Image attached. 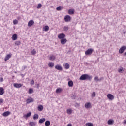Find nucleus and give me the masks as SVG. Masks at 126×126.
Wrapping results in <instances>:
<instances>
[{
    "instance_id": "1",
    "label": "nucleus",
    "mask_w": 126,
    "mask_h": 126,
    "mask_svg": "<svg viewBox=\"0 0 126 126\" xmlns=\"http://www.w3.org/2000/svg\"><path fill=\"white\" fill-rule=\"evenodd\" d=\"M80 80H90L91 77L87 74L82 75L79 78Z\"/></svg>"
},
{
    "instance_id": "2",
    "label": "nucleus",
    "mask_w": 126,
    "mask_h": 126,
    "mask_svg": "<svg viewBox=\"0 0 126 126\" xmlns=\"http://www.w3.org/2000/svg\"><path fill=\"white\" fill-rule=\"evenodd\" d=\"M93 52V49L90 48L85 51V54L86 56H88L89 55H91V54H92Z\"/></svg>"
},
{
    "instance_id": "3",
    "label": "nucleus",
    "mask_w": 126,
    "mask_h": 126,
    "mask_svg": "<svg viewBox=\"0 0 126 126\" xmlns=\"http://www.w3.org/2000/svg\"><path fill=\"white\" fill-rule=\"evenodd\" d=\"M65 22H69L70 20H71V17L70 16L67 15L65 16L64 18Z\"/></svg>"
},
{
    "instance_id": "4",
    "label": "nucleus",
    "mask_w": 126,
    "mask_h": 126,
    "mask_svg": "<svg viewBox=\"0 0 126 126\" xmlns=\"http://www.w3.org/2000/svg\"><path fill=\"white\" fill-rule=\"evenodd\" d=\"M58 38H59L60 40H62L63 39H64L65 38V34L64 33H61L59 34L58 36Z\"/></svg>"
},
{
    "instance_id": "5",
    "label": "nucleus",
    "mask_w": 126,
    "mask_h": 126,
    "mask_svg": "<svg viewBox=\"0 0 126 126\" xmlns=\"http://www.w3.org/2000/svg\"><path fill=\"white\" fill-rule=\"evenodd\" d=\"M126 49V46H123L119 49V53L120 54H123L124 52H125V50Z\"/></svg>"
},
{
    "instance_id": "6",
    "label": "nucleus",
    "mask_w": 126,
    "mask_h": 126,
    "mask_svg": "<svg viewBox=\"0 0 126 126\" xmlns=\"http://www.w3.org/2000/svg\"><path fill=\"white\" fill-rule=\"evenodd\" d=\"M107 98H108V99L109 100H110L111 101L114 100V99H115V97L114 96V95H113V94H107Z\"/></svg>"
},
{
    "instance_id": "7",
    "label": "nucleus",
    "mask_w": 126,
    "mask_h": 126,
    "mask_svg": "<svg viewBox=\"0 0 126 126\" xmlns=\"http://www.w3.org/2000/svg\"><path fill=\"white\" fill-rule=\"evenodd\" d=\"M66 42H67L66 38H63L60 40L61 45H65V44H66Z\"/></svg>"
},
{
    "instance_id": "8",
    "label": "nucleus",
    "mask_w": 126,
    "mask_h": 126,
    "mask_svg": "<svg viewBox=\"0 0 126 126\" xmlns=\"http://www.w3.org/2000/svg\"><path fill=\"white\" fill-rule=\"evenodd\" d=\"M33 24H34V21L33 20H31L29 21L28 26H29V27H31Z\"/></svg>"
},
{
    "instance_id": "9",
    "label": "nucleus",
    "mask_w": 126,
    "mask_h": 126,
    "mask_svg": "<svg viewBox=\"0 0 126 126\" xmlns=\"http://www.w3.org/2000/svg\"><path fill=\"white\" fill-rule=\"evenodd\" d=\"M55 68L57 69V70H63V67L59 64L56 65L55 66Z\"/></svg>"
},
{
    "instance_id": "10",
    "label": "nucleus",
    "mask_w": 126,
    "mask_h": 126,
    "mask_svg": "<svg viewBox=\"0 0 126 126\" xmlns=\"http://www.w3.org/2000/svg\"><path fill=\"white\" fill-rule=\"evenodd\" d=\"M38 111H39L40 112H42L43 110H44V106H43L42 105H38L37 107Z\"/></svg>"
},
{
    "instance_id": "11",
    "label": "nucleus",
    "mask_w": 126,
    "mask_h": 126,
    "mask_svg": "<svg viewBox=\"0 0 126 126\" xmlns=\"http://www.w3.org/2000/svg\"><path fill=\"white\" fill-rule=\"evenodd\" d=\"M104 79V78L103 77H100L99 78L98 77H95V81H96L97 82L101 81V80H103Z\"/></svg>"
},
{
    "instance_id": "12",
    "label": "nucleus",
    "mask_w": 126,
    "mask_h": 126,
    "mask_svg": "<svg viewBox=\"0 0 126 126\" xmlns=\"http://www.w3.org/2000/svg\"><path fill=\"white\" fill-rule=\"evenodd\" d=\"M13 85L16 88H20V87L22 86V85L21 84L18 83H14Z\"/></svg>"
},
{
    "instance_id": "13",
    "label": "nucleus",
    "mask_w": 126,
    "mask_h": 126,
    "mask_svg": "<svg viewBox=\"0 0 126 126\" xmlns=\"http://www.w3.org/2000/svg\"><path fill=\"white\" fill-rule=\"evenodd\" d=\"M10 58H11V55L8 54L7 56H5V57L4 58V61L5 62H6V61H8V60H9V59H10Z\"/></svg>"
},
{
    "instance_id": "14",
    "label": "nucleus",
    "mask_w": 126,
    "mask_h": 126,
    "mask_svg": "<svg viewBox=\"0 0 126 126\" xmlns=\"http://www.w3.org/2000/svg\"><path fill=\"white\" fill-rule=\"evenodd\" d=\"M10 115V112L9 111H6L3 113V117H7Z\"/></svg>"
},
{
    "instance_id": "15",
    "label": "nucleus",
    "mask_w": 126,
    "mask_h": 126,
    "mask_svg": "<svg viewBox=\"0 0 126 126\" xmlns=\"http://www.w3.org/2000/svg\"><path fill=\"white\" fill-rule=\"evenodd\" d=\"M31 116V112L28 113L27 114L23 115V118H29Z\"/></svg>"
},
{
    "instance_id": "16",
    "label": "nucleus",
    "mask_w": 126,
    "mask_h": 126,
    "mask_svg": "<svg viewBox=\"0 0 126 126\" xmlns=\"http://www.w3.org/2000/svg\"><path fill=\"white\" fill-rule=\"evenodd\" d=\"M4 94V89H3V88L0 87V95H3Z\"/></svg>"
},
{
    "instance_id": "17",
    "label": "nucleus",
    "mask_w": 126,
    "mask_h": 126,
    "mask_svg": "<svg viewBox=\"0 0 126 126\" xmlns=\"http://www.w3.org/2000/svg\"><path fill=\"white\" fill-rule=\"evenodd\" d=\"M75 12L74 9H70L68 10V14H74Z\"/></svg>"
},
{
    "instance_id": "18",
    "label": "nucleus",
    "mask_w": 126,
    "mask_h": 126,
    "mask_svg": "<svg viewBox=\"0 0 126 126\" xmlns=\"http://www.w3.org/2000/svg\"><path fill=\"white\" fill-rule=\"evenodd\" d=\"M12 40L13 41H15V40H17V34H14L12 35Z\"/></svg>"
},
{
    "instance_id": "19",
    "label": "nucleus",
    "mask_w": 126,
    "mask_h": 126,
    "mask_svg": "<svg viewBox=\"0 0 126 126\" xmlns=\"http://www.w3.org/2000/svg\"><path fill=\"white\" fill-rule=\"evenodd\" d=\"M68 85L69 87H72L73 86V82L72 81H69L68 83Z\"/></svg>"
},
{
    "instance_id": "20",
    "label": "nucleus",
    "mask_w": 126,
    "mask_h": 126,
    "mask_svg": "<svg viewBox=\"0 0 126 126\" xmlns=\"http://www.w3.org/2000/svg\"><path fill=\"white\" fill-rule=\"evenodd\" d=\"M33 100L32 98H28V99H27V104H30V103H31V102H33Z\"/></svg>"
},
{
    "instance_id": "21",
    "label": "nucleus",
    "mask_w": 126,
    "mask_h": 126,
    "mask_svg": "<svg viewBox=\"0 0 126 126\" xmlns=\"http://www.w3.org/2000/svg\"><path fill=\"white\" fill-rule=\"evenodd\" d=\"M46 121L45 118H41L39 120V124H43L44 122Z\"/></svg>"
},
{
    "instance_id": "22",
    "label": "nucleus",
    "mask_w": 126,
    "mask_h": 126,
    "mask_svg": "<svg viewBox=\"0 0 126 126\" xmlns=\"http://www.w3.org/2000/svg\"><path fill=\"white\" fill-rule=\"evenodd\" d=\"M38 119H39V115H38L37 114H35L33 115V120H38Z\"/></svg>"
},
{
    "instance_id": "23",
    "label": "nucleus",
    "mask_w": 126,
    "mask_h": 126,
    "mask_svg": "<svg viewBox=\"0 0 126 126\" xmlns=\"http://www.w3.org/2000/svg\"><path fill=\"white\" fill-rule=\"evenodd\" d=\"M63 91V89H61V88H58L56 90V93H61Z\"/></svg>"
},
{
    "instance_id": "24",
    "label": "nucleus",
    "mask_w": 126,
    "mask_h": 126,
    "mask_svg": "<svg viewBox=\"0 0 126 126\" xmlns=\"http://www.w3.org/2000/svg\"><path fill=\"white\" fill-rule=\"evenodd\" d=\"M91 106V104H90V103H86L85 104V107L87 108H90Z\"/></svg>"
},
{
    "instance_id": "25",
    "label": "nucleus",
    "mask_w": 126,
    "mask_h": 126,
    "mask_svg": "<svg viewBox=\"0 0 126 126\" xmlns=\"http://www.w3.org/2000/svg\"><path fill=\"white\" fill-rule=\"evenodd\" d=\"M108 125H113L114 124V120L112 119H110L107 122Z\"/></svg>"
},
{
    "instance_id": "26",
    "label": "nucleus",
    "mask_w": 126,
    "mask_h": 126,
    "mask_svg": "<svg viewBox=\"0 0 126 126\" xmlns=\"http://www.w3.org/2000/svg\"><path fill=\"white\" fill-rule=\"evenodd\" d=\"M55 59H56V57H55V56L52 55L49 57V60L50 61H55Z\"/></svg>"
},
{
    "instance_id": "27",
    "label": "nucleus",
    "mask_w": 126,
    "mask_h": 126,
    "mask_svg": "<svg viewBox=\"0 0 126 126\" xmlns=\"http://www.w3.org/2000/svg\"><path fill=\"white\" fill-rule=\"evenodd\" d=\"M63 31H65L66 32H67V31H68V29H69V28H68V26H65L64 27H63Z\"/></svg>"
},
{
    "instance_id": "28",
    "label": "nucleus",
    "mask_w": 126,
    "mask_h": 126,
    "mask_svg": "<svg viewBox=\"0 0 126 126\" xmlns=\"http://www.w3.org/2000/svg\"><path fill=\"white\" fill-rule=\"evenodd\" d=\"M50 125H51V122H50V121L47 120V121H46L45 122V125L46 126H50Z\"/></svg>"
},
{
    "instance_id": "29",
    "label": "nucleus",
    "mask_w": 126,
    "mask_h": 126,
    "mask_svg": "<svg viewBox=\"0 0 126 126\" xmlns=\"http://www.w3.org/2000/svg\"><path fill=\"white\" fill-rule=\"evenodd\" d=\"M31 53L32 56H34V55H36L37 52H36V50L34 49L32 51H31Z\"/></svg>"
},
{
    "instance_id": "30",
    "label": "nucleus",
    "mask_w": 126,
    "mask_h": 126,
    "mask_svg": "<svg viewBox=\"0 0 126 126\" xmlns=\"http://www.w3.org/2000/svg\"><path fill=\"white\" fill-rule=\"evenodd\" d=\"M54 65H55V64L52 62L49 63L48 64V66H49V67H53Z\"/></svg>"
},
{
    "instance_id": "31",
    "label": "nucleus",
    "mask_w": 126,
    "mask_h": 126,
    "mask_svg": "<svg viewBox=\"0 0 126 126\" xmlns=\"http://www.w3.org/2000/svg\"><path fill=\"white\" fill-rule=\"evenodd\" d=\"M67 113L69 115H71V114H72V110H71V109H67Z\"/></svg>"
},
{
    "instance_id": "32",
    "label": "nucleus",
    "mask_w": 126,
    "mask_h": 126,
    "mask_svg": "<svg viewBox=\"0 0 126 126\" xmlns=\"http://www.w3.org/2000/svg\"><path fill=\"white\" fill-rule=\"evenodd\" d=\"M123 72L124 70L123 67H121L120 68L118 69V72H119L120 73H123Z\"/></svg>"
},
{
    "instance_id": "33",
    "label": "nucleus",
    "mask_w": 126,
    "mask_h": 126,
    "mask_svg": "<svg viewBox=\"0 0 126 126\" xmlns=\"http://www.w3.org/2000/svg\"><path fill=\"white\" fill-rule=\"evenodd\" d=\"M63 7L62 6H59L56 8V10H58V11H61L63 9Z\"/></svg>"
},
{
    "instance_id": "34",
    "label": "nucleus",
    "mask_w": 126,
    "mask_h": 126,
    "mask_svg": "<svg viewBox=\"0 0 126 126\" xmlns=\"http://www.w3.org/2000/svg\"><path fill=\"white\" fill-rule=\"evenodd\" d=\"M20 44H21V43L20 42V41H16L15 42V45H16V46H19Z\"/></svg>"
},
{
    "instance_id": "35",
    "label": "nucleus",
    "mask_w": 126,
    "mask_h": 126,
    "mask_svg": "<svg viewBox=\"0 0 126 126\" xmlns=\"http://www.w3.org/2000/svg\"><path fill=\"white\" fill-rule=\"evenodd\" d=\"M65 69H68L69 68V64L66 63L65 65Z\"/></svg>"
},
{
    "instance_id": "36",
    "label": "nucleus",
    "mask_w": 126,
    "mask_h": 126,
    "mask_svg": "<svg viewBox=\"0 0 126 126\" xmlns=\"http://www.w3.org/2000/svg\"><path fill=\"white\" fill-rule=\"evenodd\" d=\"M86 126H93V124H92L91 123H87L86 124Z\"/></svg>"
},
{
    "instance_id": "37",
    "label": "nucleus",
    "mask_w": 126,
    "mask_h": 126,
    "mask_svg": "<svg viewBox=\"0 0 126 126\" xmlns=\"http://www.w3.org/2000/svg\"><path fill=\"white\" fill-rule=\"evenodd\" d=\"M44 31H49V26H45V27H44Z\"/></svg>"
},
{
    "instance_id": "38",
    "label": "nucleus",
    "mask_w": 126,
    "mask_h": 126,
    "mask_svg": "<svg viewBox=\"0 0 126 126\" xmlns=\"http://www.w3.org/2000/svg\"><path fill=\"white\" fill-rule=\"evenodd\" d=\"M33 91L32 89H29V94H31V93H33Z\"/></svg>"
},
{
    "instance_id": "39",
    "label": "nucleus",
    "mask_w": 126,
    "mask_h": 126,
    "mask_svg": "<svg viewBox=\"0 0 126 126\" xmlns=\"http://www.w3.org/2000/svg\"><path fill=\"white\" fill-rule=\"evenodd\" d=\"M13 24H17V23H18V21H17V20H14L13 21Z\"/></svg>"
},
{
    "instance_id": "40",
    "label": "nucleus",
    "mask_w": 126,
    "mask_h": 126,
    "mask_svg": "<svg viewBox=\"0 0 126 126\" xmlns=\"http://www.w3.org/2000/svg\"><path fill=\"white\" fill-rule=\"evenodd\" d=\"M34 83H35V82L34 81V80H32V81H31L32 85H34Z\"/></svg>"
},
{
    "instance_id": "41",
    "label": "nucleus",
    "mask_w": 126,
    "mask_h": 126,
    "mask_svg": "<svg viewBox=\"0 0 126 126\" xmlns=\"http://www.w3.org/2000/svg\"><path fill=\"white\" fill-rule=\"evenodd\" d=\"M42 7V4H39L37 6V8H41Z\"/></svg>"
},
{
    "instance_id": "42",
    "label": "nucleus",
    "mask_w": 126,
    "mask_h": 126,
    "mask_svg": "<svg viewBox=\"0 0 126 126\" xmlns=\"http://www.w3.org/2000/svg\"><path fill=\"white\" fill-rule=\"evenodd\" d=\"M3 103V99L2 98L0 99V104Z\"/></svg>"
},
{
    "instance_id": "43",
    "label": "nucleus",
    "mask_w": 126,
    "mask_h": 126,
    "mask_svg": "<svg viewBox=\"0 0 126 126\" xmlns=\"http://www.w3.org/2000/svg\"><path fill=\"white\" fill-rule=\"evenodd\" d=\"M30 125L31 126H34V123L33 122H30Z\"/></svg>"
},
{
    "instance_id": "44",
    "label": "nucleus",
    "mask_w": 126,
    "mask_h": 126,
    "mask_svg": "<svg viewBox=\"0 0 126 126\" xmlns=\"http://www.w3.org/2000/svg\"><path fill=\"white\" fill-rule=\"evenodd\" d=\"M92 97H95V92H93V94H92Z\"/></svg>"
},
{
    "instance_id": "45",
    "label": "nucleus",
    "mask_w": 126,
    "mask_h": 126,
    "mask_svg": "<svg viewBox=\"0 0 126 126\" xmlns=\"http://www.w3.org/2000/svg\"><path fill=\"white\" fill-rule=\"evenodd\" d=\"M39 87H40V85L39 84H38L37 85V88H38V89H39Z\"/></svg>"
},
{
    "instance_id": "46",
    "label": "nucleus",
    "mask_w": 126,
    "mask_h": 126,
    "mask_svg": "<svg viewBox=\"0 0 126 126\" xmlns=\"http://www.w3.org/2000/svg\"><path fill=\"white\" fill-rule=\"evenodd\" d=\"M26 67H26L25 66H23V70H24V69H25V68H26Z\"/></svg>"
},
{
    "instance_id": "47",
    "label": "nucleus",
    "mask_w": 126,
    "mask_h": 126,
    "mask_svg": "<svg viewBox=\"0 0 126 126\" xmlns=\"http://www.w3.org/2000/svg\"><path fill=\"white\" fill-rule=\"evenodd\" d=\"M67 126H72V125L71 124H69L67 125Z\"/></svg>"
},
{
    "instance_id": "48",
    "label": "nucleus",
    "mask_w": 126,
    "mask_h": 126,
    "mask_svg": "<svg viewBox=\"0 0 126 126\" xmlns=\"http://www.w3.org/2000/svg\"><path fill=\"white\" fill-rule=\"evenodd\" d=\"M0 81H1V82H2V81H3V78H1L0 79Z\"/></svg>"
},
{
    "instance_id": "49",
    "label": "nucleus",
    "mask_w": 126,
    "mask_h": 126,
    "mask_svg": "<svg viewBox=\"0 0 126 126\" xmlns=\"http://www.w3.org/2000/svg\"><path fill=\"white\" fill-rule=\"evenodd\" d=\"M72 99H75V96L73 95V96H72Z\"/></svg>"
},
{
    "instance_id": "50",
    "label": "nucleus",
    "mask_w": 126,
    "mask_h": 126,
    "mask_svg": "<svg viewBox=\"0 0 126 126\" xmlns=\"http://www.w3.org/2000/svg\"><path fill=\"white\" fill-rule=\"evenodd\" d=\"M124 34H126V32H124Z\"/></svg>"
}]
</instances>
